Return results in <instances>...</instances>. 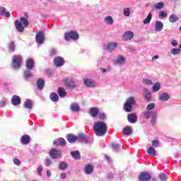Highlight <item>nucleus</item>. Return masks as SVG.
<instances>
[{
	"label": "nucleus",
	"instance_id": "f257e3e1",
	"mask_svg": "<svg viewBox=\"0 0 181 181\" xmlns=\"http://www.w3.org/2000/svg\"><path fill=\"white\" fill-rule=\"evenodd\" d=\"M93 132L97 136H104V135L107 134V124L101 121L95 122L93 125Z\"/></svg>",
	"mask_w": 181,
	"mask_h": 181
},
{
	"label": "nucleus",
	"instance_id": "f03ea898",
	"mask_svg": "<svg viewBox=\"0 0 181 181\" xmlns=\"http://www.w3.org/2000/svg\"><path fill=\"white\" fill-rule=\"evenodd\" d=\"M136 104V100L134 97H129L124 103L123 108L126 112H131L132 111V106Z\"/></svg>",
	"mask_w": 181,
	"mask_h": 181
},
{
	"label": "nucleus",
	"instance_id": "7ed1b4c3",
	"mask_svg": "<svg viewBox=\"0 0 181 181\" xmlns=\"http://www.w3.org/2000/svg\"><path fill=\"white\" fill-rule=\"evenodd\" d=\"M22 64V57L19 55H14L13 57L12 66L15 70L21 69Z\"/></svg>",
	"mask_w": 181,
	"mask_h": 181
},
{
	"label": "nucleus",
	"instance_id": "20e7f679",
	"mask_svg": "<svg viewBox=\"0 0 181 181\" xmlns=\"http://www.w3.org/2000/svg\"><path fill=\"white\" fill-rule=\"evenodd\" d=\"M64 39L67 42H69V40H70L71 39L72 40H78V33H77V32L76 31H70L65 33Z\"/></svg>",
	"mask_w": 181,
	"mask_h": 181
},
{
	"label": "nucleus",
	"instance_id": "39448f33",
	"mask_svg": "<svg viewBox=\"0 0 181 181\" xmlns=\"http://www.w3.org/2000/svg\"><path fill=\"white\" fill-rule=\"evenodd\" d=\"M64 83L67 88H71L72 90L76 88V82L74 81V79L71 78H66L64 80Z\"/></svg>",
	"mask_w": 181,
	"mask_h": 181
},
{
	"label": "nucleus",
	"instance_id": "423d86ee",
	"mask_svg": "<svg viewBox=\"0 0 181 181\" xmlns=\"http://www.w3.org/2000/svg\"><path fill=\"white\" fill-rule=\"evenodd\" d=\"M105 47L106 50H108V52H113L117 47H118V43L115 42H107L105 45Z\"/></svg>",
	"mask_w": 181,
	"mask_h": 181
},
{
	"label": "nucleus",
	"instance_id": "0eeeda50",
	"mask_svg": "<svg viewBox=\"0 0 181 181\" xmlns=\"http://www.w3.org/2000/svg\"><path fill=\"white\" fill-rule=\"evenodd\" d=\"M62 155V151L60 150H57L56 148H52L49 151V156L52 159H57Z\"/></svg>",
	"mask_w": 181,
	"mask_h": 181
},
{
	"label": "nucleus",
	"instance_id": "6e6552de",
	"mask_svg": "<svg viewBox=\"0 0 181 181\" xmlns=\"http://www.w3.org/2000/svg\"><path fill=\"white\" fill-rule=\"evenodd\" d=\"M35 39L36 42L38 45H42L43 42H45V33L42 31L38 32L36 35Z\"/></svg>",
	"mask_w": 181,
	"mask_h": 181
},
{
	"label": "nucleus",
	"instance_id": "1a4fd4ad",
	"mask_svg": "<svg viewBox=\"0 0 181 181\" xmlns=\"http://www.w3.org/2000/svg\"><path fill=\"white\" fill-rule=\"evenodd\" d=\"M151 174L148 173H141L139 176V180L140 181H149L151 180Z\"/></svg>",
	"mask_w": 181,
	"mask_h": 181
},
{
	"label": "nucleus",
	"instance_id": "9d476101",
	"mask_svg": "<svg viewBox=\"0 0 181 181\" xmlns=\"http://www.w3.org/2000/svg\"><path fill=\"white\" fill-rule=\"evenodd\" d=\"M134 38V32L132 31H126L122 37V40L128 42V40H131V39Z\"/></svg>",
	"mask_w": 181,
	"mask_h": 181
},
{
	"label": "nucleus",
	"instance_id": "9b49d317",
	"mask_svg": "<svg viewBox=\"0 0 181 181\" xmlns=\"http://www.w3.org/2000/svg\"><path fill=\"white\" fill-rule=\"evenodd\" d=\"M127 119L130 124H135L138 121V116L135 113H130L127 116Z\"/></svg>",
	"mask_w": 181,
	"mask_h": 181
},
{
	"label": "nucleus",
	"instance_id": "f8f14e48",
	"mask_svg": "<svg viewBox=\"0 0 181 181\" xmlns=\"http://www.w3.org/2000/svg\"><path fill=\"white\" fill-rule=\"evenodd\" d=\"M54 64L57 66V67H60L64 64V59L60 57H54Z\"/></svg>",
	"mask_w": 181,
	"mask_h": 181
},
{
	"label": "nucleus",
	"instance_id": "ddd939ff",
	"mask_svg": "<svg viewBox=\"0 0 181 181\" xmlns=\"http://www.w3.org/2000/svg\"><path fill=\"white\" fill-rule=\"evenodd\" d=\"M83 81H84V84H85V86H86V87L93 88V87H95V86L97 85L95 83V81H93V79L86 78L83 79Z\"/></svg>",
	"mask_w": 181,
	"mask_h": 181
},
{
	"label": "nucleus",
	"instance_id": "4468645a",
	"mask_svg": "<svg viewBox=\"0 0 181 181\" xmlns=\"http://www.w3.org/2000/svg\"><path fill=\"white\" fill-rule=\"evenodd\" d=\"M163 30V23H162V21H156L155 31L162 32Z\"/></svg>",
	"mask_w": 181,
	"mask_h": 181
},
{
	"label": "nucleus",
	"instance_id": "2eb2a0df",
	"mask_svg": "<svg viewBox=\"0 0 181 181\" xmlns=\"http://www.w3.org/2000/svg\"><path fill=\"white\" fill-rule=\"evenodd\" d=\"M21 97L14 95L12 98H11V104L13 105H21Z\"/></svg>",
	"mask_w": 181,
	"mask_h": 181
},
{
	"label": "nucleus",
	"instance_id": "dca6fc26",
	"mask_svg": "<svg viewBox=\"0 0 181 181\" xmlns=\"http://www.w3.org/2000/svg\"><path fill=\"white\" fill-rule=\"evenodd\" d=\"M98 112H100V110L98 107H91L89 110V114L92 118H95L98 115Z\"/></svg>",
	"mask_w": 181,
	"mask_h": 181
},
{
	"label": "nucleus",
	"instance_id": "f3484780",
	"mask_svg": "<svg viewBox=\"0 0 181 181\" xmlns=\"http://www.w3.org/2000/svg\"><path fill=\"white\" fill-rule=\"evenodd\" d=\"M170 95L168 93H163L159 95L158 100L160 101H168V100H170Z\"/></svg>",
	"mask_w": 181,
	"mask_h": 181
},
{
	"label": "nucleus",
	"instance_id": "a211bd4d",
	"mask_svg": "<svg viewBox=\"0 0 181 181\" xmlns=\"http://www.w3.org/2000/svg\"><path fill=\"white\" fill-rule=\"evenodd\" d=\"M0 15L6 18H11V13L9 11L6 12V8L5 7H0Z\"/></svg>",
	"mask_w": 181,
	"mask_h": 181
},
{
	"label": "nucleus",
	"instance_id": "6ab92c4d",
	"mask_svg": "<svg viewBox=\"0 0 181 181\" xmlns=\"http://www.w3.org/2000/svg\"><path fill=\"white\" fill-rule=\"evenodd\" d=\"M53 145H55V146H64L66 145V140L63 138H59L58 141H53Z\"/></svg>",
	"mask_w": 181,
	"mask_h": 181
},
{
	"label": "nucleus",
	"instance_id": "aec40b11",
	"mask_svg": "<svg viewBox=\"0 0 181 181\" xmlns=\"http://www.w3.org/2000/svg\"><path fill=\"white\" fill-rule=\"evenodd\" d=\"M35 67V62H33V59H28L26 62V69L28 70H32Z\"/></svg>",
	"mask_w": 181,
	"mask_h": 181
},
{
	"label": "nucleus",
	"instance_id": "412c9836",
	"mask_svg": "<svg viewBox=\"0 0 181 181\" xmlns=\"http://www.w3.org/2000/svg\"><path fill=\"white\" fill-rule=\"evenodd\" d=\"M94 170L93 165L88 164L85 166L84 172L86 175H91L93 170Z\"/></svg>",
	"mask_w": 181,
	"mask_h": 181
},
{
	"label": "nucleus",
	"instance_id": "4be33fe9",
	"mask_svg": "<svg viewBox=\"0 0 181 181\" xmlns=\"http://www.w3.org/2000/svg\"><path fill=\"white\" fill-rule=\"evenodd\" d=\"M115 64H119L120 66L122 64H125V58L122 55L117 56Z\"/></svg>",
	"mask_w": 181,
	"mask_h": 181
},
{
	"label": "nucleus",
	"instance_id": "5701e85b",
	"mask_svg": "<svg viewBox=\"0 0 181 181\" xmlns=\"http://www.w3.org/2000/svg\"><path fill=\"white\" fill-rule=\"evenodd\" d=\"M21 143L24 145H28L29 142H30V137L28 134H25L21 137Z\"/></svg>",
	"mask_w": 181,
	"mask_h": 181
},
{
	"label": "nucleus",
	"instance_id": "b1692460",
	"mask_svg": "<svg viewBox=\"0 0 181 181\" xmlns=\"http://www.w3.org/2000/svg\"><path fill=\"white\" fill-rule=\"evenodd\" d=\"M66 139L70 144H74V142L77 141V136H74L73 134H68L66 136Z\"/></svg>",
	"mask_w": 181,
	"mask_h": 181
},
{
	"label": "nucleus",
	"instance_id": "393cba45",
	"mask_svg": "<svg viewBox=\"0 0 181 181\" xmlns=\"http://www.w3.org/2000/svg\"><path fill=\"white\" fill-rule=\"evenodd\" d=\"M104 22L106 23V25H111L114 24V19L112 18V16H108L104 18Z\"/></svg>",
	"mask_w": 181,
	"mask_h": 181
},
{
	"label": "nucleus",
	"instance_id": "a878e982",
	"mask_svg": "<svg viewBox=\"0 0 181 181\" xmlns=\"http://www.w3.org/2000/svg\"><path fill=\"white\" fill-rule=\"evenodd\" d=\"M37 87L38 90H43L45 87V81H43L42 78H38L37 81Z\"/></svg>",
	"mask_w": 181,
	"mask_h": 181
},
{
	"label": "nucleus",
	"instance_id": "bb28decb",
	"mask_svg": "<svg viewBox=\"0 0 181 181\" xmlns=\"http://www.w3.org/2000/svg\"><path fill=\"white\" fill-rule=\"evenodd\" d=\"M58 94L59 97H61V98H63L66 97V95H67V93L66 92V90H64V88L62 87H59L58 88Z\"/></svg>",
	"mask_w": 181,
	"mask_h": 181
},
{
	"label": "nucleus",
	"instance_id": "cd10ccee",
	"mask_svg": "<svg viewBox=\"0 0 181 181\" xmlns=\"http://www.w3.org/2000/svg\"><path fill=\"white\" fill-rule=\"evenodd\" d=\"M71 111L73 112H78L80 111V106L77 103H72L71 105Z\"/></svg>",
	"mask_w": 181,
	"mask_h": 181
},
{
	"label": "nucleus",
	"instance_id": "c85d7f7f",
	"mask_svg": "<svg viewBox=\"0 0 181 181\" xmlns=\"http://www.w3.org/2000/svg\"><path fill=\"white\" fill-rule=\"evenodd\" d=\"M71 156H72V158H74V159H76V160L81 159V158L80 156V151H71Z\"/></svg>",
	"mask_w": 181,
	"mask_h": 181
},
{
	"label": "nucleus",
	"instance_id": "c756f323",
	"mask_svg": "<svg viewBox=\"0 0 181 181\" xmlns=\"http://www.w3.org/2000/svg\"><path fill=\"white\" fill-rule=\"evenodd\" d=\"M156 119H158V112L154 111L151 115V124L155 125V124H156Z\"/></svg>",
	"mask_w": 181,
	"mask_h": 181
},
{
	"label": "nucleus",
	"instance_id": "7c9ffc66",
	"mask_svg": "<svg viewBox=\"0 0 181 181\" xmlns=\"http://www.w3.org/2000/svg\"><path fill=\"white\" fill-rule=\"evenodd\" d=\"M132 134V127L127 126L123 129V135H131Z\"/></svg>",
	"mask_w": 181,
	"mask_h": 181
},
{
	"label": "nucleus",
	"instance_id": "2f4dec72",
	"mask_svg": "<svg viewBox=\"0 0 181 181\" xmlns=\"http://www.w3.org/2000/svg\"><path fill=\"white\" fill-rule=\"evenodd\" d=\"M16 28L18 32H23L24 27L19 21L15 22Z\"/></svg>",
	"mask_w": 181,
	"mask_h": 181
},
{
	"label": "nucleus",
	"instance_id": "473e14b6",
	"mask_svg": "<svg viewBox=\"0 0 181 181\" xmlns=\"http://www.w3.org/2000/svg\"><path fill=\"white\" fill-rule=\"evenodd\" d=\"M153 112H155V111L145 110L143 112V115L146 119H149V118H151V117H152L153 115Z\"/></svg>",
	"mask_w": 181,
	"mask_h": 181
},
{
	"label": "nucleus",
	"instance_id": "72a5a7b5",
	"mask_svg": "<svg viewBox=\"0 0 181 181\" xmlns=\"http://www.w3.org/2000/svg\"><path fill=\"white\" fill-rule=\"evenodd\" d=\"M111 147H112V149H113V151L115 152H119V151L121 149V146L117 143H112L111 144Z\"/></svg>",
	"mask_w": 181,
	"mask_h": 181
},
{
	"label": "nucleus",
	"instance_id": "f704fd0d",
	"mask_svg": "<svg viewBox=\"0 0 181 181\" xmlns=\"http://www.w3.org/2000/svg\"><path fill=\"white\" fill-rule=\"evenodd\" d=\"M160 90V83L159 82H157L153 84L152 87V91L153 93H158Z\"/></svg>",
	"mask_w": 181,
	"mask_h": 181
},
{
	"label": "nucleus",
	"instance_id": "c9c22d12",
	"mask_svg": "<svg viewBox=\"0 0 181 181\" xmlns=\"http://www.w3.org/2000/svg\"><path fill=\"white\" fill-rule=\"evenodd\" d=\"M151 21H152V13H148L147 17L143 21V23L148 25V23H151Z\"/></svg>",
	"mask_w": 181,
	"mask_h": 181
},
{
	"label": "nucleus",
	"instance_id": "e433bc0d",
	"mask_svg": "<svg viewBox=\"0 0 181 181\" xmlns=\"http://www.w3.org/2000/svg\"><path fill=\"white\" fill-rule=\"evenodd\" d=\"M30 77H32V72L30 70H25L23 72V78L28 80V78H30Z\"/></svg>",
	"mask_w": 181,
	"mask_h": 181
},
{
	"label": "nucleus",
	"instance_id": "4c0bfd02",
	"mask_svg": "<svg viewBox=\"0 0 181 181\" xmlns=\"http://www.w3.org/2000/svg\"><path fill=\"white\" fill-rule=\"evenodd\" d=\"M69 165L66 162L61 161L59 162V165L58 166L59 170H64V169H67Z\"/></svg>",
	"mask_w": 181,
	"mask_h": 181
},
{
	"label": "nucleus",
	"instance_id": "58836bf2",
	"mask_svg": "<svg viewBox=\"0 0 181 181\" xmlns=\"http://www.w3.org/2000/svg\"><path fill=\"white\" fill-rule=\"evenodd\" d=\"M147 153H148L150 156H156V150H155L153 147H150L147 149Z\"/></svg>",
	"mask_w": 181,
	"mask_h": 181
},
{
	"label": "nucleus",
	"instance_id": "ea45409f",
	"mask_svg": "<svg viewBox=\"0 0 181 181\" xmlns=\"http://www.w3.org/2000/svg\"><path fill=\"white\" fill-rule=\"evenodd\" d=\"M50 100L54 103L59 101V95L56 93H52L49 95Z\"/></svg>",
	"mask_w": 181,
	"mask_h": 181
},
{
	"label": "nucleus",
	"instance_id": "a19ab883",
	"mask_svg": "<svg viewBox=\"0 0 181 181\" xmlns=\"http://www.w3.org/2000/svg\"><path fill=\"white\" fill-rule=\"evenodd\" d=\"M24 107L28 110H32V100L27 99L25 102H24Z\"/></svg>",
	"mask_w": 181,
	"mask_h": 181
},
{
	"label": "nucleus",
	"instance_id": "79ce46f5",
	"mask_svg": "<svg viewBox=\"0 0 181 181\" xmlns=\"http://www.w3.org/2000/svg\"><path fill=\"white\" fill-rule=\"evenodd\" d=\"M76 141H78V142H81L82 144H84L86 141V136L83 134H81L78 136H76Z\"/></svg>",
	"mask_w": 181,
	"mask_h": 181
},
{
	"label": "nucleus",
	"instance_id": "37998d69",
	"mask_svg": "<svg viewBox=\"0 0 181 181\" xmlns=\"http://www.w3.org/2000/svg\"><path fill=\"white\" fill-rule=\"evenodd\" d=\"M94 142V137L93 136H89L88 138L86 137L85 141L83 144H86V145H91Z\"/></svg>",
	"mask_w": 181,
	"mask_h": 181
},
{
	"label": "nucleus",
	"instance_id": "c03bdc74",
	"mask_svg": "<svg viewBox=\"0 0 181 181\" xmlns=\"http://www.w3.org/2000/svg\"><path fill=\"white\" fill-rule=\"evenodd\" d=\"M20 22L21 23H23L24 28H28V26L29 25V21H28V19L25 17H21L20 18Z\"/></svg>",
	"mask_w": 181,
	"mask_h": 181
},
{
	"label": "nucleus",
	"instance_id": "a18cd8bd",
	"mask_svg": "<svg viewBox=\"0 0 181 181\" xmlns=\"http://www.w3.org/2000/svg\"><path fill=\"white\" fill-rule=\"evenodd\" d=\"M181 48H173L170 49L171 54L176 56V54H180Z\"/></svg>",
	"mask_w": 181,
	"mask_h": 181
},
{
	"label": "nucleus",
	"instance_id": "49530a36",
	"mask_svg": "<svg viewBox=\"0 0 181 181\" xmlns=\"http://www.w3.org/2000/svg\"><path fill=\"white\" fill-rule=\"evenodd\" d=\"M169 21L171 23H175V22H177V21H179V17L175 14H172L169 18Z\"/></svg>",
	"mask_w": 181,
	"mask_h": 181
},
{
	"label": "nucleus",
	"instance_id": "de8ad7c7",
	"mask_svg": "<svg viewBox=\"0 0 181 181\" xmlns=\"http://www.w3.org/2000/svg\"><path fill=\"white\" fill-rule=\"evenodd\" d=\"M15 42L12 41L11 43L8 44V52H10L11 53L13 52V51L15 50Z\"/></svg>",
	"mask_w": 181,
	"mask_h": 181
},
{
	"label": "nucleus",
	"instance_id": "09e8293b",
	"mask_svg": "<svg viewBox=\"0 0 181 181\" xmlns=\"http://www.w3.org/2000/svg\"><path fill=\"white\" fill-rule=\"evenodd\" d=\"M123 15L128 18L129 15H131V8H125L123 9Z\"/></svg>",
	"mask_w": 181,
	"mask_h": 181
},
{
	"label": "nucleus",
	"instance_id": "8fccbe9b",
	"mask_svg": "<svg viewBox=\"0 0 181 181\" xmlns=\"http://www.w3.org/2000/svg\"><path fill=\"white\" fill-rule=\"evenodd\" d=\"M163 6H165V4L163 2H159L153 5V8L156 9H162Z\"/></svg>",
	"mask_w": 181,
	"mask_h": 181
},
{
	"label": "nucleus",
	"instance_id": "3c124183",
	"mask_svg": "<svg viewBox=\"0 0 181 181\" xmlns=\"http://www.w3.org/2000/svg\"><path fill=\"white\" fill-rule=\"evenodd\" d=\"M159 179L161 181H166L168 180V175L164 173H160L159 174Z\"/></svg>",
	"mask_w": 181,
	"mask_h": 181
},
{
	"label": "nucleus",
	"instance_id": "603ef678",
	"mask_svg": "<svg viewBox=\"0 0 181 181\" xmlns=\"http://www.w3.org/2000/svg\"><path fill=\"white\" fill-rule=\"evenodd\" d=\"M144 84H146V86H152L153 84V82H152L151 80H149L148 78H145L143 80Z\"/></svg>",
	"mask_w": 181,
	"mask_h": 181
},
{
	"label": "nucleus",
	"instance_id": "864d4df0",
	"mask_svg": "<svg viewBox=\"0 0 181 181\" xmlns=\"http://www.w3.org/2000/svg\"><path fill=\"white\" fill-rule=\"evenodd\" d=\"M52 164H53V162L52 161V159H50V158H46L45 159V166L49 167Z\"/></svg>",
	"mask_w": 181,
	"mask_h": 181
},
{
	"label": "nucleus",
	"instance_id": "5fc2aeb1",
	"mask_svg": "<svg viewBox=\"0 0 181 181\" xmlns=\"http://www.w3.org/2000/svg\"><path fill=\"white\" fill-rule=\"evenodd\" d=\"M155 108V103H150L146 106L147 111H152Z\"/></svg>",
	"mask_w": 181,
	"mask_h": 181
},
{
	"label": "nucleus",
	"instance_id": "6e6d98bb",
	"mask_svg": "<svg viewBox=\"0 0 181 181\" xmlns=\"http://www.w3.org/2000/svg\"><path fill=\"white\" fill-rule=\"evenodd\" d=\"M158 16H159L160 18H166V16H168V13L165 11H160L158 13Z\"/></svg>",
	"mask_w": 181,
	"mask_h": 181
},
{
	"label": "nucleus",
	"instance_id": "4d7b16f0",
	"mask_svg": "<svg viewBox=\"0 0 181 181\" xmlns=\"http://www.w3.org/2000/svg\"><path fill=\"white\" fill-rule=\"evenodd\" d=\"M144 98L146 100V101H151L152 100V94L150 93L148 95H144Z\"/></svg>",
	"mask_w": 181,
	"mask_h": 181
},
{
	"label": "nucleus",
	"instance_id": "13d9d810",
	"mask_svg": "<svg viewBox=\"0 0 181 181\" xmlns=\"http://www.w3.org/2000/svg\"><path fill=\"white\" fill-rule=\"evenodd\" d=\"M158 145H159V141L153 140L152 141V148H158Z\"/></svg>",
	"mask_w": 181,
	"mask_h": 181
},
{
	"label": "nucleus",
	"instance_id": "bf43d9fd",
	"mask_svg": "<svg viewBox=\"0 0 181 181\" xmlns=\"http://www.w3.org/2000/svg\"><path fill=\"white\" fill-rule=\"evenodd\" d=\"M6 105V99L3 98L0 100V107H5Z\"/></svg>",
	"mask_w": 181,
	"mask_h": 181
},
{
	"label": "nucleus",
	"instance_id": "052dcab7",
	"mask_svg": "<svg viewBox=\"0 0 181 181\" xmlns=\"http://www.w3.org/2000/svg\"><path fill=\"white\" fill-rule=\"evenodd\" d=\"M151 94V90H149V89L144 88L143 89V95H146Z\"/></svg>",
	"mask_w": 181,
	"mask_h": 181
},
{
	"label": "nucleus",
	"instance_id": "680f3d73",
	"mask_svg": "<svg viewBox=\"0 0 181 181\" xmlns=\"http://www.w3.org/2000/svg\"><path fill=\"white\" fill-rule=\"evenodd\" d=\"M42 171H43V168H42V165H40L37 169V172H38V175H40V176H42Z\"/></svg>",
	"mask_w": 181,
	"mask_h": 181
},
{
	"label": "nucleus",
	"instance_id": "e2e57ef3",
	"mask_svg": "<svg viewBox=\"0 0 181 181\" xmlns=\"http://www.w3.org/2000/svg\"><path fill=\"white\" fill-rule=\"evenodd\" d=\"M99 119H105L107 116L105 115V113H100L99 115Z\"/></svg>",
	"mask_w": 181,
	"mask_h": 181
},
{
	"label": "nucleus",
	"instance_id": "0e129e2a",
	"mask_svg": "<svg viewBox=\"0 0 181 181\" xmlns=\"http://www.w3.org/2000/svg\"><path fill=\"white\" fill-rule=\"evenodd\" d=\"M171 45H172V46H173V47H176V46H177V45H179V42H177V40H173L171 41Z\"/></svg>",
	"mask_w": 181,
	"mask_h": 181
},
{
	"label": "nucleus",
	"instance_id": "69168bd1",
	"mask_svg": "<svg viewBox=\"0 0 181 181\" xmlns=\"http://www.w3.org/2000/svg\"><path fill=\"white\" fill-rule=\"evenodd\" d=\"M49 54L51 56H56L57 54V51L54 49H51Z\"/></svg>",
	"mask_w": 181,
	"mask_h": 181
},
{
	"label": "nucleus",
	"instance_id": "338daca9",
	"mask_svg": "<svg viewBox=\"0 0 181 181\" xmlns=\"http://www.w3.org/2000/svg\"><path fill=\"white\" fill-rule=\"evenodd\" d=\"M13 162L14 165H21V160L18 158H13Z\"/></svg>",
	"mask_w": 181,
	"mask_h": 181
},
{
	"label": "nucleus",
	"instance_id": "774afa93",
	"mask_svg": "<svg viewBox=\"0 0 181 181\" xmlns=\"http://www.w3.org/2000/svg\"><path fill=\"white\" fill-rule=\"evenodd\" d=\"M60 177L61 179H66L67 177V175H66V173H62L60 175Z\"/></svg>",
	"mask_w": 181,
	"mask_h": 181
}]
</instances>
